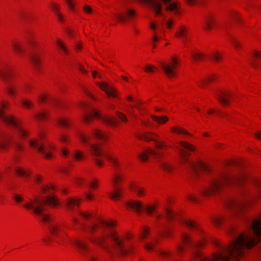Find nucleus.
Segmentation results:
<instances>
[{
  "instance_id": "obj_1",
  "label": "nucleus",
  "mask_w": 261,
  "mask_h": 261,
  "mask_svg": "<svg viewBox=\"0 0 261 261\" xmlns=\"http://www.w3.org/2000/svg\"><path fill=\"white\" fill-rule=\"evenodd\" d=\"M79 215L87 221L81 223L82 229L90 234L88 240L93 244L96 245L109 253L111 252L109 241L112 242V247L119 254L125 255L132 252V246L126 248L123 240H121L117 233L110 229L114 224L113 222H106L101 220L96 222L92 220L94 216L92 213L79 212Z\"/></svg>"
},
{
  "instance_id": "obj_2",
  "label": "nucleus",
  "mask_w": 261,
  "mask_h": 261,
  "mask_svg": "<svg viewBox=\"0 0 261 261\" xmlns=\"http://www.w3.org/2000/svg\"><path fill=\"white\" fill-rule=\"evenodd\" d=\"M243 219L247 223L249 232L238 235V232L236 228L230 227L229 233L237 237L233 239L228 246L222 247L220 251L215 253L216 256L221 255L222 257L220 258V261H228L230 258L239 260L245 255L248 250L259 241V238L261 237V216L260 218L254 220L249 217H244Z\"/></svg>"
},
{
  "instance_id": "obj_3",
  "label": "nucleus",
  "mask_w": 261,
  "mask_h": 261,
  "mask_svg": "<svg viewBox=\"0 0 261 261\" xmlns=\"http://www.w3.org/2000/svg\"><path fill=\"white\" fill-rule=\"evenodd\" d=\"M78 136L83 143L87 144L89 146V151L93 158V160L97 166L102 167L103 164L102 158H106L114 166L115 173L112 176V180L113 183V187L114 190L110 194V197L113 200H118L119 198L121 197V193L123 191L122 189L119 188V183L122 179V175L117 171L119 166V163L112 155L105 153L99 144L92 142L93 138H96L102 140H106L107 136L100 129L98 128L94 129L89 136H86L81 132L79 133Z\"/></svg>"
},
{
  "instance_id": "obj_4",
  "label": "nucleus",
  "mask_w": 261,
  "mask_h": 261,
  "mask_svg": "<svg viewBox=\"0 0 261 261\" xmlns=\"http://www.w3.org/2000/svg\"><path fill=\"white\" fill-rule=\"evenodd\" d=\"M57 199L54 196H47L42 198H35L30 202L24 204V207L33 211L44 223L47 225L48 229L52 234L54 239L49 238V241H54L59 244L64 242V236L60 232L63 231L61 226L59 224L52 223V220L49 216L44 213L45 210V205L48 204L51 206H55L58 204Z\"/></svg>"
},
{
  "instance_id": "obj_5",
  "label": "nucleus",
  "mask_w": 261,
  "mask_h": 261,
  "mask_svg": "<svg viewBox=\"0 0 261 261\" xmlns=\"http://www.w3.org/2000/svg\"><path fill=\"white\" fill-rule=\"evenodd\" d=\"M245 178V175L240 174L234 175L228 173H223L213 179L208 188L204 189L202 194L205 196L211 195L219 191L225 185L231 183H240Z\"/></svg>"
},
{
  "instance_id": "obj_6",
  "label": "nucleus",
  "mask_w": 261,
  "mask_h": 261,
  "mask_svg": "<svg viewBox=\"0 0 261 261\" xmlns=\"http://www.w3.org/2000/svg\"><path fill=\"white\" fill-rule=\"evenodd\" d=\"M180 144L183 148L179 149L182 164L186 166V168L189 171L195 175H197L199 171L208 172L210 170L207 165L201 161L194 163L189 161L188 156L190 155V153L188 152V150H194V147L192 145L185 142H180Z\"/></svg>"
},
{
  "instance_id": "obj_7",
  "label": "nucleus",
  "mask_w": 261,
  "mask_h": 261,
  "mask_svg": "<svg viewBox=\"0 0 261 261\" xmlns=\"http://www.w3.org/2000/svg\"><path fill=\"white\" fill-rule=\"evenodd\" d=\"M6 102L5 101L0 103V119L5 123L15 127L19 136L21 138H25L28 135L27 132L19 124V121L12 116L6 115L3 109L6 108Z\"/></svg>"
},
{
  "instance_id": "obj_8",
  "label": "nucleus",
  "mask_w": 261,
  "mask_h": 261,
  "mask_svg": "<svg viewBox=\"0 0 261 261\" xmlns=\"http://www.w3.org/2000/svg\"><path fill=\"white\" fill-rule=\"evenodd\" d=\"M84 107L89 108V112L86 113L83 116V120L86 123L89 122L94 117L101 118L102 120L106 124L109 125H114L116 124L117 121L113 118L109 117H101L99 112L96 111L95 109L93 107H90L87 103H84L83 104Z\"/></svg>"
},
{
  "instance_id": "obj_9",
  "label": "nucleus",
  "mask_w": 261,
  "mask_h": 261,
  "mask_svg": "<svg viewBox=\"0 0 261 261\" xmlns=\"http://www.w3.org/2000/svg\"><path fill=\"white\" fill-rule=\"evenodd\" d=\"M13 76V73L10 69L0 68V78L7 85L6 90L10 95H14L16 90V86L11 81Z\"/></svg>"
},
{
  "instance_id": "obj_10",
  "label": "nucleus",
  "mask_w": 261,
  "mask_h": 261,
  "mask_svg": "<svg viewBox=\"0 0 261 261\" xmlns=\"http://www.w3.org/2000/svg\"><path fill=\"white\" fill-rule=\"evenodd\" d=\"M246 204V201L244 200L232 199L228 201V206L231 210L233 215L236 216H243V211Z\"/></svg>"
},
{
  "instance_id": "obj_11",
  "label": "nucleus",
  "mask_w": 261,
  "mask_h": 261,
  "mask_svg": "<svg viewBox=\"0 0 261 261\" xmlns=\"http://www.w3.org/2000/svg\"><path fill=\"white\" fill-rule=\"evenodd\" d=\"M160 64L164 72L169 78H172L175 76V71L174 69L176 68V65L178 64V61L175 58L172 59V62L166 63L161 62Z\"/></svg>"
},
{
  "instance_id": "obj_12",
  "label": "nucleus",
  "mask_w": 261,
  "mask_h": 261,
  "mask_svg": "<svg viewBox=\"0 0 261 261\" xmlns=\"http://www.w3.org/2000/svg\"><path fill=\"white\" fill-rule=\"evenodd\" d=\"M137 138L140 140H143L146 141H152L158 143L155 145L157 149H160L166 146L164 142H158V139L155 137H158V136L155 134L151 132H147L144 134H138L136 135Z\"/></svg>"
},
{
  "instance_id": "obj_13",
  "label": "nucleus",
  "mask_w": 261,
  "mask_h": 261,
  "mask_svg": "<svg viewBox=\"0 0 261 261\" xmlns=\"http://www.w3.org/2000/svg\"><path fill=\"white\" fill-rule=\"evenodd\" d=\"M29 143L31 147L37 150L45 158L48 159L51 158L50 153L48 151L47 148L41 141L38 139L31 140L29 141Z\"/></svg>"
},
{
  "instance_id": "obj_14",
  "label": "nucleus",
  "mask_w": 261,
  "mask_h": 261,
  "mask_svg": "<svg viewBox=\"0 0 261 261\" xmlns=\"http://www.w3.org/2000/svg\"><path fill=\"white\" fill-rule=\"evenodd\" d=\"M9 143H12L14 147L17 151H21L22 150L23 147L18 141L12 140L6 136H3L0 137V148L1 149H6L7 145Z\"/></svg>"
},
{
  "instance_id": "obj_15",
  "label": "nucleus",
  "mask_w": 261,
  "mask_h": 261,
  "mask_svg": "<svg viewBox=\"0 0 261 261\" xmlns=\"http://www.w3.org/2000/svg\"><path fill=\"white\" fill-rule=\"evenodd\" d=\"M136 15L135 11L130 9L126 8L123 12L114 14V17L119 21L124 22L133 18Z\"/></svg>"
},
{
  "instance_id": "obj_16",
  "label": "nucleus",
  "mask_w": 261,
  "mask_h": 261,
  "mask_svg": "<svg viewBox=\"0 0 261 261\" xmlns=\"http://www.w3.org/2000/svg\"><path fill=\"white\" fill-rule=\"evenodd\" d=\"M217 98L219 102L224 106H228L230 103V99L232 98L231 93L227 91H220L216 92Z\"/></svg>"
},
{
  "instance_id": "obj_17",
  "label": "nucleus",
  "mask_w": 261,
  "mask_h": 261,
  "mask_svg": "<svg viewBox=\"0 0 261 261\" xmlns=\"http://www.w3.org/2000/svg\"><path fill=\"white\" fill-rule=\"evenodd\" d=\"M147 3L156 15L162 14L161 4L158 0H142Z\"/></svg>"
},
{
  "instance_id": "obj_18",
  "label": "nucleus",
  "mask_w": 261,
  "mask_h": 261,
  "mask_svg": "<svg viewBox=\"0 0 261 261\" xmlns=\"http://www.w3.org/2000/svg\"><path fill=\"white\" fill-rule=\"evenodd\" d=\"M127 208H130L137 213H140L144 208L142 203L139 201L130 200L126 202Z\"/></svg>"
},
{
  "instance_id": "obj_19",
  "label": "nucleus",
  "mask_w": 261,
  "mask_h": 261,
  "mask_svg": "<svg viewBox=\"0 0 261 261\" xmlns=\"http://www.w3.org/2000/svg\"><path fill=\"white\" fill-rule=\"evenodd\" d=\"M97 84L106 92L109 96L115 97L116 96V91L113 88L109 86L108 84L106 82L102 83H97Z\"/></svg>"
},
{
  "instance_id": "obj_20",
  "label": "nucleus",
  "mask_w": 261,
  "mask_h": 261,
  "mask_svg": "<svg viewBox=\"0 0 261 261\" xmlns=\"http://www.w3.org/2000/svg\"><path fill=\"white\" fill-rule=\"evenodd\" d=\"M149 154L153 155L158 158H160L162 155L161 153L157 152L150 148H148L147 149L145 150L143 153H142L140 154H139L138 156L141 161H145L147 160L148 156Z\"/></svg>"
},
{
  "instance_id": "obj_21",
  "label": "nucleus",
  "mask_w": 261,
  "mask_h": 261,
  "mask_svg": "<svg viewBox=\"0 0 261 261\" xmlns=\"http://www.w3.org/2000/svg\"><path fill=\"white\" fill-rule=\"evenodd\" d=\"M181 240L184 245H190L193 248H198L203 245L202 242L195 243L193 242L190 237L186 233H182L181 235Z\"/></svg>"
},
{
  "instance_id": "obj_22",
  "label": "nucleus",
  "mask_w": 261,
  "mask_h": 261,
  "mask_svg": "<svg viewBox=\"0 0 261 261\" xmlns=\"http://www.w3.org/2000/svg\"><path fill=\"white\" fill-rule=\"evenodd\" d=\"M163 3L166 6V10L169 11L173 12L175 14H178L179 7L177 4L175 2L171 3L172 0H162Z\"/></svg>"
},
{
  "instance_id": "obj_23",
  "label": "nucleus",
  "mask_w": 261,
  "mask_h": 261,
  "mask_svg": "<svg viewBox=\"0 0 261 261\" xmlns=\"http://www.w3.org/2000/svg\"><path fill=\"white\" fill-rule=\"evenodd\" d=\"M69 241L74 244L82 253H84L88 250V245L83 241L75 238L74 239L68 238Z\"/></svg>"
},
{
  "instance_id": "obj_24",
  "label": "nucleus",
  "mask_w": 261,
  "mask_h": 261,
  "mask_svg": "<svg viewBox=\"0 0 261 261\" xmlns=\"http://www.w3.org/2000/svg\"><path fill=\"white\" fill-rule=\"evenodd\" d=\"M14 171L18 176L23 177L25 178L29 176L31 172L29 170H25L23 168L19 167H16L14 169Z\"/></svg>"
},
{
  "instance_id": "obj_25",
  "label": "nucleus",
  "mask_w": 261,
  "mask_h": 261,
  "mask_svg": "<svg viewBox=\"0 0 261 261\" xmlns=\"http://www.w3.org/2000/svg\"><path fill=\"white\" fill-rule=\"evenodd\" d=\"M80 200L77 198H70L66 202V206L68 208L71 210L74 206H77L79 204Z\"/></svg>"
},
{
  "instance_id": "obj_26",
  "label": "nucleus",
  "mask_w": 261,
  "mask_h": 261,
  "mask_svg": "<svg viewBox=\"0 0 261 261\" xmlns=\"http://www.w3.org/2000/svg\"><path fill=\"white\" fill-rule=\"evenodd\" d=\"M176 35L179 37H181L182 40L185 42L186 40L188 39V31L187 29L183 26L181 27Z\"/></svg>"
},
{
  "instance_id": "obj_27",
  "label": "nucleus",
  "mask_w": 261,
  "mask_h": 261,
  "mask_svg": "<svg viewBox=\"0 0 261 261\" xmlns=\"http://www.w3.org/2000/svg\"><path fill=\"white\" fill-rule=\"evenodd\" d=\"M204 22L205 23L204 29L206 30H210L212 29V25L213 23V17L211 15H207L204 18Z\"/></svg>"
},
{
  "instance_id": "obj_28",
  "label": "nucleus",
  "mask_w": 261,
  "mask_h": 261,
  "mask_svg": "<svg viewBox=\"0 0 261 261\" xmlns=\"http://www.w3.org/2000/svg\"><path fill=\"white\" fill-rule=\"evenodd\" d=\"M51 7L53 11L54 12V13L56 15L59 20L61 22H64V17H63V15L61 14V13L59 12V8H58V7L54 3H53L51 4Z\"/></svg>"
},
{
  "instance_id": "obj_29",
  "label": "nucleus",
  "mask_w": 261,
  "mask_h": 261,
  "mask_svg": "<svg viewBox=\"0 0 261 261\" xmlns=\"http://www.w3.org/2000/svg\"><path fill=\"white\" fill-rule=\"evenodd\" d=\"M183 224H185L186 226H187L190 229H194L196 230H199V227L198 225L196 223V222L190 221V220H185L183 222Z\"/></svg>"
},
{
  "instance_id": "obj_30",
  "label": "nucleus",
  "mask_w": 261,
  "mask_h": 261,
  "mask_svg": "<svg viewBox=\"0 0 261 261\" xmlns=\"http://www.w3.org/2000/svg\"><path fill=\"white\" fill-rule=\"evenodd\" d=\"M152 119L159 124L165 123L168 120V118L166 116H162L161 117L156 116H152Z\"/></svg>"
},
{
  "instance_id": "obj_31",
  "label": "nucleus",
  "mask_w": 261,
  "mask_h": 261,
  "mask_svg": "<svg viewBox=\"0 0 261 261\" xmlns=\"http://www.w3.org/2000/svg\"><path fill=\"white\" fill-rule=\"evenodd\" d=\"M12 46L14 50L19 54H21L24 51L23 47L18 43L13 42Z\"/></svg>"
},
{
  "instance_id": "obj_32",
  "label": "nucleus",
  "mask_w": 261,
  "mask_h": 261,
  "mask_svg": "<svg viewBox=\"0 0 261 261\" xmlns=\"http://www.w3.org/2000/svg\"><path fill=\"white\" fill-rule=\"evenodd\" d=\"M212 221L215 226H220L224 221V219L221 216L215 217L212 219Z\"/></svg>"
},
{
  "instance_id": "obj_33",
  "label": "nucleus",
  "mask_w": 261,
  "mask_h": 261,
  "mask_svg": "<svg viewBox=\"0 0 261 261\" xmlns=\"http://www.w3.org/2000/svg\"><path fill=\"white\" fill-rule=\"evenodd\" d=\"M57 123L62 127H67L69 125V120L66 118H59L57 119Z\"/></svg>"
},
{
  "instance_id": "obj_34",
  "label": "nucleus",
  "mask_w": 261,
  "mask_h": 261,
  "mask_svg": "<svg viewBox=\"0 0 261 261\" xmlns=\"http://www.w3.org/2000/svg\"><path fill=\"white\" fill-rule=\"evenodd\" d=\"M132 190L136 193L139 196H143L145 193V190L144 188L137 186H132Z\"/></svg>"
},
{
  "instance_id": "obj_35",
  "label": "nucleus",
  "mask_w": 261,
  "mask_h": 261,
  "mask_svg": "<svg viewBox=\"0 0 261 261\" xmlns=\"http://www.w3.org/2000/svg\"><path fill=\"white\" fill-rule=\"evenodd\" d=\"M31 60L34 66L36 68H38L40 63V59L38 55L36 54H34L32 55Z\"/></svg>"
},
{
  "instance_id": "obj_36",
  "label": "nucleus",
  "mask_w": 261,
  "mask_h": 261,
  "mask_svg": "<svg viewBox=\"0 0 261 261\" xmlns=\"http://www.w3.org/2000/svg\"><path fill=\"white\" fill-rule=\"evenodd\" d=\"M160 166L163 170L168 173L170 172L173 168L170 164L165 162H161Z\"/></svg>"
},
{
  "instance_id": "obj_37",
  "label": "nucleus",
  "mask_w": 261,
  "mask_h": 261,
  "mask_svg": "<svg viewBox=\"0 0 261 261\" xmlns=\"http://www.w3.org/2000/svg\"><path fill=\"white\" fill-rule=\"evenodd\" d=\"M21 102L23 107H24V108H27V109H29L31 107L34 106V103L32 101H31V100L27 99H25V98L22 99Z\"/></svg>"
},
{
  "instance_id": "obj_38",
  "label": "nucleus",
  "mask_w": 261,
  "mask_h": 261,
  "mask_svg": "<svg viewBox=\"0 0 261 261\" xmlns=\"http://www.w3.org/2000/svg\"><path fill=\"white\" fill-rule=\"evenodd\" d=\"M149 233V229L146 227H143L142 229L141 233L140 234V239L143 240L147 237V235Z\"/></svg>"
},
{
  "instance_id": "obj_39",
  "label": "nucleus",
  "mask_w": 261,
  "mask_h": 261,
  "mask_svg": "<svg viewBox=\"0 0 261 261\" xmlns=\"http://www.w3.org/2000/svg\"><path fill=\"white\" fill-rule=\"evenodd\" d=\"M157 242V240L156 239H153V242L150 243H145L144 247L148 251H151L153 250V247L155 245V243Z\"/></svg>"
},
{
  "instance_id": "obj_40",
  "label": "nucleus",
  "mask_w": 261,
  "mask_h": 261,
  "mask_svg": "<svg viewBox=\"0 0 261 261\" xmlns=\"http://www.w3.org/2000/svg\"><path fill=\"white\" fill-rule=\"evenodd\" d=\"M253 56H254V60H253V62L251 64H252V66L254 68H256L258 66V64H257V63L256 62L255 60L261 57V53L258 51H255L253 54Z\"/></svg>"
},
{
  "instance_id": "obj_41",
  "label": "nucleus",
  "mask_w": 261,
  "mask_h": 261,
  "mask_svg": "<svg viewBox=\"0 0 261 261\" xmlns=\"http://www.w3.org/2000/svg\"><path fill=\"white\" fill-rule=\"evenodd\" d=\"M230 17L234 21L239 22H241V19L239 18V14L234 11H232L230 13Z\"/></svg>"
},
{
  "instance_id": "obj_42",
  "label": "nucleus",
  "mask_w": 261,
  "mask_h": 261,
  "mask_svg": "<svg viewBox=\"0 0 261 261\" xmlns=\"http://www.w3.org/2000/svg\"><path fill=\"white\" fill-rule=\"evenodd\" d=\"M191 55L193 59L196 61L201 60L202 57L204 56V55L200 53H195L192 52Z\"/></svg>"
},
{
  "instance_id": "obj_43",
  "label": "nucleus",
  "mask_w": 261,
  "mask_h": 261,
  "mask_svg": "<svg viewBox=\"0 0 261 261\" xmlns=\"http://www.w3.org/2000/svg\"><path fill=\"white\" fill-rule=\"evenodd\" d=\"M46 114L45 113H38L36 114L34 117L38 120H42L45 118Z\"/></svg>"
},
{
  "instance_id": "obj_44",
  "label": "nucleus",
  "mask_w": 261,
  "mask_h": 261,
  "mask_svg": "<svg viewBox=\"0 0 261 261\" xmlns=\"http://www.w3.org/2000/svg\"><path fill=\"white\" fill-rule=\"evenodd\" d=\"M166 214L167 218L169 220L172 219L175 216V214L169 209H167L166 210Z\"/></svg>"
},
{
  "instance_id": "obj_45",
  "label": "nucleus",
  "mask_w": 261,
  "mask_h": 261,
  "mask_svg": "<svg viewBox=\"0 0 261 261\" xmlns=\"http://www.w3.org/2000/svg\"><path fill=\"white\" fill-rule=\"evenodd\" d=\"M230 41L233 44L236 48H238L240 47V43L233 36H230Z\"/></svg>"
},
{
  "instance_id": "obj_46",
  "label": "nucleus",
  "mask_w": 261,
  "mask_h": 261,
  "mask_svg": "<svg viewBox=\"0 0 261 261\" xmlns=\"http://www.w3.org/2000/svg\"><path fill=\"white\" fill-rule=\"evenodd\" d=\"M171 129L173 132L178 134H189V133L184 129L178 128L177 127H173Z\"/></svg>"
},
{
  "instance_id": "obj_47",
  "label": "nucleus",
  "mask_w": 261,
  "mask_h": 261,
  "mask_svg": "<svg viewBox=\"0 0 261 261\" xmlns=\"http://www.w3.org/2000/svg\"><path fill=\"white\" fill-rule=\"evenodd\" d=\"M116 115L117 117L120 119V120L122 122H126L127 121V119L124 114L119 112H117Z\"/></svg>"
},
{
  "instance_id": "obj_48",
  "label": "nucleus",
  "mask_w": 261,
  "mask_h": 261,
  "mask_svg": "<svg viewBox=\"0 0 261 261\" xmlns=\"http://www.w3.org/2000/svg\"><path fill=\"white\" fill-rule=\"evenodd\" d=\"M74 156L77 160H80L84 156V154L82 152L79 150H76Z\"/></svg>"
},
{
  "instance_id": "obj_49",
  "label": "nucleus",
  "mask_w": 261,
  "mask_h": 261,
  "mask_svg": "<svg viewBox=\"0 0 261 261\" xmlns=\"http://www.w3.org/2000/svg\"><path fill=\"white\" fill-rule=\"evenodd\" d=\"M212 57L216 62H219V60L222 58L221 56L218 53H214Z\"/></svg>"
},
{
  "instance_id": "obj_50",
  "label": "nucleus",
  "mask_w": 261,
  "mask_h": 261,
  "mask_svg": "<svg viewBox=\"0 0 261 261\" xmlns=\"http://www.w3.org/2000/svg\"><path fill=\"white\" fill-rule=\"evenodd\" d=\"M217 113L219 114L222 117L225 118L227 120H229L230 116L226 113L220 111V110L217 111Z\"/></svg>"
},
{
  "instance_id": "obj_51",
  "label": "nucleus",
  "mask_w": 261,
  "mask_h": 261,
  "mask_svg": "<svg viewBox=\"0 0 261 261\" xmlns=\"http://www.w3.org/2000/svg\"><path fill=\"white\" fill-rule=\"evenodd\" d=\"M57 44L64 52H65V53H68L67 49L65 47L64 44L60 41H57Z\"/></svg>"
},
{
  "instance_id": "obj_52",
  "label": "nucleus",
  "mask_w": 261,
  "mask_h": 261,
  "mask_svg": "<svg viewBox=\"0 0 261 261\" xmlns=\"http://www.w3.org/2000/svg\"><path fill=\"white\" fill-rule=\"evenodd\" d=\"M214 80L213 77H210L208 79L204 80L201 82V83L199 84L200 87H203L204 85L206 84L209 82L212 81Z\"/></svg>"
},
{
  "instance_id": "obj_53",
  "label": "nucleus",
  "mask_w": 261,
  "mask_h": 261,
  "mask_svg": "<svg viewBox=\"0 0 261 261\" xmlns=\"http://www.w3.org/2000/svg\"><path fill=\"white\" fill-rule=\"evenodd\" d=\"M59 139L62 143H66L68 140V137L64 135H60Z\"/></svg>"
},
{
  "instance_id": "obj_54",
  "label": "nucleus",
  "mask_w": 261,
  "mask_h": 261,
  "mask_svg": "<svg viewBox=\"0 0 261 261\" xmlns=\"http://www.w3.org/2000/svg\"><path fill=\"white\" fill-rule=\"evenodd\" d=\"M84 10L86 13L88 14H90L92 12V9L88 5H85L84 7Z\"/></svg>"
},
{
  "instance_id": "obj_55",
  "label": "nucleus",
  "mask_w": 261,
  "mask_h": 261,
  "mask_svg": "<svg viewBox=\"0 0 261 261\" xmlns=\"http://www.w3.org/2000/svg\"><path fill=\"white\" fill-rule=\"evenodd\" d=\"M154 208L151 206H147L145 208V210L148 214H151L153 212Z\"/></svg>"
},
{
  "instance_id": "obj_56",
  "label": "nucleus",
  "mask_w": 261,
  "mask_h": 261,
  "mask_svg": "<svg viewBox=\"0 0 261 261\" xmlns=\"http://www.w3.org/2000/svg\"><path fill=\"white\" fill-rule=\"evenodd\" d=\"M155 69V67L152 66H150V65H147L146 67H145V70L147 72H153V69Z\"/></svg>"
},
{
  "instance_id": "obj_57",
  "label": "nucleus",
  "mask_w": 261,
  "mask_h": 261,
  "mask_svg": "<svg viewBox=\"0 0 261 261\" xmlns=\"http://www.w3.org/2000/svg\"><path fill=\"white\" fill-rule=\"evenodd\" d=\"M66 2L68 6H69V7L72 10H74V6L71 0H66Z\"/></svg>"
},
{
  "instance_id": "obj_58",
  "label": "nucleus",
  "mask_w": 261,
  "mask_h": 261,
  "mask_svg": "<svg viewBox=\"0 0 261 261\" xmlns=\"http://www.w3.org/2000/svg\"><path fill=\"white\" fill-rule=\"evenodd\" d=\"M188 199L189 200H190V201L191 202H197L198 201L196 197H195V196H193V195H190L188 196Z\"/></svg>"
},
{
  "instance_id": "obj_59",
  "label": "nucleus",
  "mask_w": 261,
  "mask_h": 261,
  "mask_svg": "<svg viewBox=\"0 0 261 261\" xmlns=\"http://www.w3.org/2000/svg\"><path fill=\"white\" fill-rule=\"evenodd\" d=\"M160 253L161 255L165 257H167L170 255V253L167 251H160Z\"/></svg>"
},
{
  "instance_id": "obj_60",
  "label": "nucleus",
  "mask_w": 261,
  "mask_h": 261,
  "mask_svg": "<svg viewBox=\"0 0 261 261\" xmlns=\"http://www.w3.org/2000/svg\"><path fill=\"white\" fill-rule=\"evenodd\" d=\"M14 199L16 202H19L23 200V197L18 195H15L14 196Z\"/></svg>"
},
{
  "instance_id": "obj_61",
  "label": "nucleus",
  "mask_w": 261,
  "mask_h": 261,
  "mask_svg": "<svg viewBox=\"0 0 261 261\" xmlns=\"http://www.w3.org/2000/svg\"><path fill=\"white\" fill-rule=\"evenodd\" d=\"M172 24H173V22L171 20H168V21H167L166 22V24L167 25V26L168 28H171Z\"/></svg>"
},
{
  "instance_id": "obj_62",
  "label": "nucleus",
  "mask_w": 261,
  "mask_h": 261,
  "mask_svg": "<svg viewBox=\"0 0 261 261\" xmlns=\"http://www.w3.org/2000/svg\"><path fill=\"white\" fill-rule=\"evenodd\" d=\"M79 68L80 69V70L83 73H87V71L84 69V68H83V67L80 65L79 66Z\"/></svg>"
},
{
  "instance_id": "obj_63",
  "label": "nucleus",
  "mask_w": 261,
  "mask_h": 261,
  "mask_svg": "<svg viewBox=\"0 0 261 261\" xmlns=\"http://www.w3.org/2000/svg\"><path fill=\"white\" fill-rule=\"evenodd\" d=\"M49 187L47 186H44L42 187V191L43 193H46L47 190L49 189Z\"/></svg>"
},
{
  "instance_id": "obj_64",
  "label": "nucleus",
  "mask_w": 261,
  "mask_h": 261,
  "mask_svg": "<svg viewBox=\"0 0 261 261\" xmlns=\"http://www.w3.org/2000/svg\"><path fill=\"white\" fill-rule=\"evenodd\" d=\"M46 99V96L43 95V96H40L39 97L38 100L40 101H44Z\"/></svg>"
}]
</instances>
